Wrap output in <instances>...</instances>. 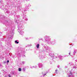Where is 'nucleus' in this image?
<instances>
[{
	"instance_id": "nucleus-15",
	"label": "nucleus",
	"mask_w": 77,
	"mask_h": 77,
	"mask_svg": "<svg viewBox=\"0 0 77 77\" xmlns=\"http://www.w3.org/2000/svg\"><path fill=\"white\" fill-rule=\"evenodd\" d=\"M27 46H28V47H30V46H32V45H28Z\"/></svg>"
},
{
	"instance_id": "nucleus-1",
	"label": "nucleus",
	"mask_w": 77,
	"mask_h": 77,
	"mask_svg": "<svg viewBox=\"0 0 77 77\" xmlns=\"http://www.w3.org/2000/svg\"><path fill=\"white\" fill-rule=\"evenodd\" d=\"M38 66L39 68H42V64L41 63H39L38 64Z\"/></svg>"
},
{
	"instance_id": "nucleus-28",
	"label": "nucleus",
	"mask_w": 77,
	"mask_h": 77,
	"mask_svg": "<svg viewBox=\"0 0 77 77\" xmlns=\"http://www.w3.org/2000/svg\"><path fill=\"white\" fill-rule=\"evenodd\" d=\"M48 38H50V36L48 37Z\"/></svg>"
},
{
	"instance_id": "nucleus-25",
	"label": "nucleus",
	"mask_w": 77,
	"mask_h": 77,
	"mask_svg": "<svg viewBox=\"0 0 77 77\" xmlns=\"http://www.w3.org/2000/svg\"><path fill=\"white\" fill-rule=\"evenodd\" d=\"M18 28H19V27H20V26H18Z\"/></svg>"
},
{
	"instance_id": "nucleus-6",
	"label": "nucleus",
	"mask_w": 77,
	"mask_h": 77,
	"mask_svg": "<svg viewBox=\"0 0 77 77\" xmlns=\"http://www.w3.org/2000/svg\"><path fill=\"white\" fill-rule=\"evenodd\" d=\"M39 47V44H38L36 45L37 48H38Z\"/></svg>"
},
{
	"instance_id": "nucleus-10",
	"label": "nucleus",
	"mask_w": 77,
	"mask_h": 77,
	"mask_svg": "<svg viewBox=\"0 0 77 77\" xmlns=\"http://www.w3.org/2000/svg\"><path fill=\"white\" fill-rule=\"evenodd\" d=\"M17 9H18V10H20V9H21V8H20V7H18Z\"/></svg>"
},
{
	"instance_id": "nucleus-26",
	"label": "nucleus",
	"mask_w": 77,
	"mask_h": 77,
	"mask_svg": "<svg viewBox=\"0 0 77 77\" xmlns=\"http://www.w3.org/2000/svg\"><path fill=\"white\" fill-rule=\"evenodd\" d=\"M57 71V70H56V71H55L56 72V71Z\"/></svg>"
},
{
	"instance_id": "nucleus-8",
	"label": "nucleus",
	"mask_w": 77,
	"mask_h": 77,
	"mask_svg": "<svg viewBox=\"0 0 77 77\" xmlns=\"http://www.w3.org/2000/svg\"><path fill=\"white\" fill-rule=\"evenodd\" d=\"M48 37H47V36H46V38H45V39L46 40V41H48Z\"/></svg>"
},
{
	"instance_id": "nucleus-13",
	"label": "nucleus",
	"mask_w": 77,
	"mask_h": 77,
	"mask_svg": "<svg viewBox=\"0 0 77 77\" xmlns=\"http://www.w3.org/2000/svg\"><path fill=\"white\" fill-rule=\"evenodd\" d=\"M51 44H54V42H51Z\"/></svg>"
},
{
	"instance_id": "nucleus-20",
	"label": "nucleus",
	"mask_w": 77,
	"mask_h": 77,
	"mask_svg": "<svg viewBox=\"0 0 77 77\" xmlns=\"http://www.w3.org/2000/svg\"><path fill=\"white\" fill-rule=\"evenodd\" d=\"M25 20H26V21H27V20H28V19H26Z\"/></svg>"
},
{
	"instance_id": "nucleus-30",
	"label": "nucleus",
	"mask_w": 77,
	"mask_h": 77,
	"mask_svg": "<svg viewBox=\"0 0 77 77\" xmlns=\"http://www.w3.org/2000/svg\"><path fill=\"white\" fill-rule=\"evenodd\" d=\"M19 16V17L20 16Z\"/></svg>"
},
{
	"instance_id": "nucleus-22",
	"label": "nucleus",
	"mask_w": 77,
	"mask_h": 77,
	"mask_svg": "<svg viewBox=\"0 0 77 77\" xmlns=\"http://www.w3.org/2000/svg\"><path fill=\"white\" fill-rule=\"evenodd\" d=\"M22 63L23 64H24V62H22Z\"/></svg>"
},
{
	"instance_id": "nucleus-5",
	"label": "nucleus",
	"mask_w": 77,
	"mask_h": 77,
	"mask_svg": "<svg viewBox=\"0 0 77 77\" xmlns=\"http://www.w3.org/2000/svg\"><path fill=\"white\" fill-rule=\"evenodd\" d=\"M19 33L21 34V35H22L23 33V32L22 31H20Z\"/></svg>"
},
{
	"instance_id": "nucleus-21",
	"label": "nucleus",
	"mask_w": 77,
	"mask_h": 77,
	"mask_svg": "<svg viewBox=\"0 0 77 77\" xmlns=\"http://www.w3.org/2000/svg\"><path fill=\"white\" fill-rule=\"evenodd\" d=\"M59 65H58V66H57V68H59Z\"/></svg>"
},
{
	"instance_id": "nucleus-18",
	"label": "nucleus",
	"mask_w": 77,
	"mask_h": 77,
	"mask_svg": "<svg viewBox=\"0 0 77 77\" xmlns=\"http://www.w3.org/2000/svg\"><path fill=\"white\" fill-rule=\"evenodd\" d=\"M8 77H11V75H8Z\"/></svg>"
},
{
	"instance_id": "nucleus-14",
	"label": "nucleus",
	"mask_w": 77,
	"mask_h": 77,
	"mask_svg": "<svg viewBox=\"0 0 77 77\" xmlns=\"http://www.w3.org/2000/svg\"><path fill=\"white\" fill-rule=\"evenodd\" d=\"M7 13V14H9V11H6Z\"/></svg>"
},
{
	"instance_id": "nucleus-17",
	"label": "nucleus",
	"mask_w": 77,
	"mask_h": 77,
	"mask_svg": "<svg viewBox=\"0 0 77 77\" xmlns=\"http://www.w3.org/2000/svg\"><path fill=\"white\" fill-rule=\"evenodd\" d=\"M7 63H9V60H7Z\"/></svg>"
},
{
	"instance_id": "nucleus-12",
	"label": "nucleus",
	"mask_w": 77,
	"mask_h": 77,
	"mask_svg": "<svg viewBox=\"0 0 77 77\" xmlns=\"http://www.w3.org/2000/svg\"><path fill=\"white\" fill-rule=\"evenodd\" d=\"M46 73H45V72H44V74H43V76H44V75H46Z\"/></svg>"
},
{
	"instance_id": "nucleus-11",
	"label": "nucleus",
	"mask_w": 77,
	"mask_h": 77,
	"mask_svg": "<svg viewBox=\"0 0 77 77\" xmlns=\"http://www.w3.org/2000/svg\"><path fill=\"white\" fill-rule=\"evenodd\" d=\"M69 64L70 65H72V63H69Z\"/></svg>"
},
{
	"instance_id": "nucleus-7",
	"label": "nucleus",
	"mask_w": 77,
	"mask_h": 77,
	"mask_svg": "<svg viewBox=\"0 0 77 77\" xmlns=\"http://www.w3.org/2000/svg\"><path fill=\"white\" fill-rule=\"evenodd\" d=\"M15 42L17 44H18V43H19V42H17V40H15Z\"/></svg>"
},
{
	"instance_id": "nucleus-24",
	"label": "nucleus",
	"mask_w": 77,
	"mask_h": 77,
	"mask_svg": "<svg viewBox=\"0 0 77 77\" xmlns=\"http://www.w3.org/2000/svg\"><path fill=\"white\" fill-rule=\"evenodd\" d=\"M34 67L35 68H36V67H37V66H34Z\"/></svg>"
},
{
	"instance_id": "nucleus-9",
	"label": "nucleus",
	"mask_w": 77,
	"mask_h": 77,
	"mask_svg": "<svg viewBox=\"0 0 77 77\" xmlns=\"http://www.w3.org/2000/svg\"><path fill=\"white\" fill-rule=\"evenodd\" d=\"M19 71H21V69H20V68H19L18 69Z\"/></svg>"
},
{
	"instance_id": "nucleus-27",
	"label": "nucleus",
	"mask_w": 77,
	"mask_h": 77,
	"mask_svg": "<svg viewBox=\"0 0 77 77\" xmlns=\"http://www.w3.org/2000/svg\"><path fill=\"white\" fill-rule=\"evenodd\" d=\"M75 61H76V62H77V60H76Z\"/></svg>"
},
{
	"instance_id": "nucleus-19",
	"label": "nucleus",
	"mask_w": 77,
	"mask_h": 77,
	"mask_svg": "<svg viewBox=\"0 0 77 77\" xmlns=\"http://www.w3.org/2000/svg\"><path fill=\"white\" fill-rule=\"evenodd\" d=\"M73 68H76V67H75V66H74V67H73Z\"/></svg>"
},
{
	"instance_id": "nucleus-29",
	"label": "nucleus",
	"mask_w": 77,
	"mask_h": 77,
	"mask_svg": "<svg viewBox=\"0 0 77 77\" xmlns=\"http://www.w3.org/2000/svg\"><path fill=\"white\" fill-rule=\"evenodd\" d=\"M31 68H32V67H31Z\"/></svg>"
},
{
	"instance_id": "nucleus-16",
	"label": "nucleus",
	"mask_w": 77,
	"mask_h": 77,
	"mask_svg": "<svg viewBox=\"0 0 77 77\" xmlns=\"http://www.w3.org/2000/svg\"><path fill=\"white\" fill-rule=\"evenodd\" d=\"M23 71H26V69L24 68L23 69Z\"/></svg>"
},
{
	"instance_id": "nucleus-4",
	"label": "nucleus",
	"mask_w": 77,
	"mask_h": 77,
	"mask_svg": "<svg viewBox=\"0 0 77 77\" xmlns=\"http://www.w3.org/2000/svg\"><path fill=\"white\" fill-rule=\"evenodd\" d=\"M58 57L60 58V59L62 60L63 59V57H62L61 56H59Z\"/></svg>"
},
{
	"instance_id": "nucleus-23",
	"label": "nucleus",
	"mask_w": 77,
	"mask_h": 77,
	"mask_svg": "<svg viewBox=\"0 0 77 77\" xmlns=\"http://www.w3.org/2000/svg\"><path fill=\"white\" fill-rule=\"evenodd\" d=\"M69 55H70V52L69 53Z\"/></svg>"
},
{
	"instance_id": "nucleus-2",
	"label": "nucleus",
	"mask_w": 77,
	"mask_h": 77,
	"mask_svg": "<svg viewBox=\"0 0 77 77\" xmlns=\"http://www.w3.org/2000/svg\"><path fill=\"white\" fill-rule=\"evenodd\" d=\"M49 55L51 57H53L54 56V54L50 53L49 54Z\"/></svg>"
},
{
	"instance_id": "nucleus-3",
	"label": "nucleus",
	"mask_w": 77,
	"mask_h": 77,
	"mask_svg": "<svg viewBox=\"0 0 77 77\" xmlns=\"http://www.w3.org/2000/svg\"><path fill=\"white\" fill-rule=\"evenodd\" d=\"M68 75H69L68 76L70 77L72 75L71 73V72H69V73H68Z\"/></svg>"
}]
</instances>
